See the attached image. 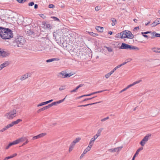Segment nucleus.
<instances>
[{"label":"nucleus","instance_id":"1","mask_svg":"<svg viewBox=\"0 0 160 160\" xmlns=\"http://www.w3.org/2000/svg\"><path fill=\"white\" fill-rule=\"evenodd\" d=\"M0 35L3 39H9L13 37L12 31L8 28H0Z\"/></svg>","mask_w":160,"mask_h":160},{"label":"nucleus","instance_id":"2","mask_svg":"<svg viewBox=\"0 0 160 160\" xmlns=\"http://www.w3.org/2000/svg\"><path fill=\"white\" fill-rule=\"evenodd\" d=\"M120 48L121 49H135L136 50H139V49L137 47H135L133 46L124 43H122L121 46L120 47Z\"/></svg>","mask_w":160,"mask_h":160},{"label":"nucleus","instance_id":"3","mask_svg":"<svg viewBox=\"0 0 160 160\" xmlns=\"http://www.w3.org/2000/svg\"><path fill=\"white\" fill-rule=\"evenodd\" d=\"M25 42L24 38L22 37H20L16 40L15 43H16L18 47H21L25 44Z\"/></svg>","mask_w":160,"mask_h":160},{"label":"nucleus","instance_id":"4","mask_svg":"<svg viewBox=\"0 0 160 160\" xmlns=\"http://www.w3.org/2000/svg\"><path fill=\"white\" fill-rule=\"evenodd\" d=\"M122 37L123 38H128L132 39L133 38V35L131 32L128 30H125L122 32Z\"/></svg>","mask_w":160,"mask_h":160},{"label":"nucleus","instance_id":"5","mask_svg":"<svg viewBox=\"0 0 160 160\" xmlns=\"http://www.w3.org/2000/svg\"><path fill=\"white\" fill-rule=\"evenodd\" d=\"M16 114V111L14 109L6 113L4 117L8 119H12L15 117L14 115Z\"/></svg>","mask_w":160,"mask_h":160},{"label":"nucleus","instance_id":"6","mask_svg":"<svg viewBox=\"0 0 160 160\" xmlns=\"http://www.w3.org/2000/svg\"><path fill=\"white\" fill-rule=\"evenodd\" d=\"M62 35V33L61 30L57 31L53 33V36L57 41L60 40Z\"/></svg>","mask_w":160,"mask_h":160},{"label":"nucleus","instance_id":"7","mask_svg":"<svg viewBox=\"0 0 160 160\" xmlns=\"http://www.w3.org/2000/svg\"><path fill=\"white\" fill-rule=\"evenodd\" d=\"M151 136V135L150 134H147L140 142L141 145L142 147L144 146Z\"/></svg>","mask_w":160,"mask_h":160},{"label":"nucleus","instance_id":"8","mask_svg":"<svg viewBox=\"0 0 160 160\" xmlns=\"http://www.w3.org/2000/svg\"><path fill=\"white\" fill-rule=\"evenodd\" d=\"M72 75L71 73H68L64 71H62L58 74V76L62 78H65L69 77Z\"/></svg>","mask_w":160,"mask_h":160},{"label":"nucleus","instance_id":"9","mask_svg":"<svg viewBox=\"0 0 160 160\" xmlns=\"http://www.w3.org/2000/svg\"><path fill=\"white\" fill-rule=\"evenodd\" d=\"M10 55V53L8 51H6L0 48V56L2 57H5L8 56Z\"/></svg>","mask_w":160,"mask_h":160},{"label":"nucleus","instance_id":"10","mask_svg":"<svg viewBox=\"0 0 160 160\" xmlns=\"http://www.w3.org/2000/svg\"><path fill=\"white\" fill-rule=\"evenodd\" d=\"M42 27L45 30L51 29L52 28V26L48 22H43L42 24Z\"/></svg>","mask_w":160,"mask_h":160},{"label":"nucleus","instance_id":"11","mask_svg":"<svg viewBox=\"0 0 160 160\" xmlns=\"http://www.w3.org/2000/svg\"><path fill=\"white\" fill-rule=\"evenodd\" d=\"M123 148V147L121 146L117 147L115 148H112L109 149L108 151L111 152H118L120 151Z\"/></svg>","mask_w":160,"mask_h":160},{"label":"nucleus","instance_id":"12","mask_svg":"<svg viewBox=\"0 0 160 160\" xmlns=\"http://www.w3.org/2000/svg\"><path fill=\"white\" fill-rule=\"evenodd\" d=\"M31 74L29 73H27L25 74L22 76L20 78V79L21 81H23L24 80L28 77H29L31 76Z\"/></svg>","mask_w":160,"mask_h":160},{"label":"nucleus","instance_id":"13","mask_svg":"<svg viewBox=\"0 0 160 160\" xmlns=\"http://www.w3.org/2000/svg\"><path fill=\"white\" fill-rule=\"evenodd\" d=\"M46 135V133H42L39 134L38 135L33 137L32 139L33 140L38 139L43 137V136H45Z\"/></svg>","mask_w":160,"mask_h":160},{"label":"nucleus","instance_id":"14","mask_svg":"<svg viewBox=\"0 0 160 160\" xmlns=\"http://www.w3.org/2000/svg\"><path fill=\"white\" fill-rule=\"evenodd\" d=\"M68 37L67 36H66L64 35H62V37L61 39H60V43H62V44H63L66 41L67 39V38Z\"/></svg>","mask_w":160,"mask_h":160},{"label":"nucleus","instance_id":"15","mask_svg":"<svg viewBox=\"0 0 160 160\" xmlns=\"http://www.w3.org/2000/svg\"><path fill=\"white\" fill-rule=\"evenodd\" d=\"M22 121V120L20 119H18L16 121L12 122L10 124H9L8 125L10 127H12L14 125L17 124L20 122H21Z\"/></svg>","mask_w":160,"mask_h":160},{"label":"nucleus","instance_id":"16","mask_svg":"<svg viewBox=\"0 0 160 160\" xmlns=\"http://www.w3.org/2000/svg\"><path fill=\"white\" fill-rule=\"evenodd\" d=\"M160 23V18H158L155 20L151 24L152 27H155L158 24Z\"/></svg>","mask_w":160,"mask_h":160},{"label":"nucleus","instance_id":"17","mask_svg":"<svg viewBox=\"0 0 160 160\" xmlns=\"http://www.w3.org/2000/svg\"><path fill=\"white\" fill-rule=\"evenodd\" d=\"M9 65V63L8 62H5L4 63L0 65V71L2 70L4 67L8 66Z\"/></svg>","mask_w":160,"mask_h":160},{"label":"nucleus","instance_id":"18","mask_svg":"<svg viewBox=\"0 0 160 160\" xmlns=\"http://www.w3.org/2000/svg\"><path fill=\"white\" fill-rule=\"evenodd\" d=\"M26 139V138L25 137H22L16 140L17 144L22 142Z\"/></svg>","mask_w":160,"mask_h":160},{"label":"nucleus","instance_id":"19","mask_svg":"<svg viewBox=\"0 0 160 160\" xmlns=\"http://www.w3.org/2000/svg\"><path fill=\"white\" fill-rule=\"evenodd\" d=\"M151 50L153 52L156 53L160 52V48L153 47L151 48Z\"/></svg>","mask_w":160,"mask_h":160},{"label":"nucleus","instance_id":"20","mask_svg":"<svg viewBox=\"0 0 160 160\" xmlns=\"http://www.w3.org/2000/svg\"><path fill=\"white\" fill-rule=\"evenodd\" d=\"M59 59H58V58H52V59H48L46 60V62H53L56 61H59Z\"/></svg>","mask_w":160,"mask_h":160},{"label":"nucleus","instance_id":"21","mask_svg":"<svg viewBox=\"0 0 160 160\" xmlns=\"http://www.w3.org/2000/svg\"><path fill=\"white\" fill-rule=\"evenodd\" d=\"M10 128L8 124L5 126L4 128H2L0 130V132H4L5 131L7 130L9 128Z\"/></svg>","mask_w":160,"mask_h":160},{"label":"nucleus","instance_id":"22","mask_svg":"<svg viewBox=\"0 0 160 160\" xmlns=\"http://www.w3.org/2000/svg\"><path fill=\"white\" fill-rule=\"evenodd\" d=\"M17 154L16 153H15L13 154L12 155L10 156H8V157H6L4 159V160H7V159H9L10 158H13V157L17 156Z\"/></svg>","mask_w":160,"mask_h":160},{"label":"nucleus","instance_id":"23","mask_svg":"<svg viewBox=\"0 0 160 160\" xmlns=\"http://www.w3.org/2000/svg\"><path fill=\"white\" fill-rule=\"evenodd\" d=\"M57 104H58V102L57 101L53 102L51 103V104H49L47 106V107L48 108V109L52 106L53 105H57Z\"/></svg>","mask_w":160,"mask_h":160},{"label":"nucleus","instance_id":"24","mask_svg":"<svg viewBox=\"0 0 160 160\" xmlns=\"http://www.w3.org/2000/svg\"><path fill=\"white\" fill-rule=\"evenodd\" d=\"M96 29L98 31L100 32H102L103 30V28L100 26H97Z\"/></svg>","mask_w":160,"mask_h":160},{"label":"nucleus","instance_id":"25","mask_svg":"<svg viewBox=\"0 0 160 160\" xmlns=\"http://www.w3.org/2000/svg\"><path fill=\"white\" fill-rule=\"evenodd\" d=\"M160 60H154L152 61V64L154 65H158V64L159 63V61Z\"/></svg>","mask_w":160,"mask_h":160},{"label":"nucleus","instance_id":"26","mask_svg":"<svg viewBox=\"0 0 160 160\" xmlns=\"http://www.w3.org/2000/svg\"><path fill=\"white\" fill-rule=\"evenodd\" d=\"M100 102H94V103H90V104H86V105H80V106H78V107H86V106H88L89 105H94V104H95L97 103H100Z\"/></svg>","mask_w":160,"mask_h":160},{"label":"nucleus","instance_id":"27","mask_svg":"<svg viewBox=\"0 0 160 160\" xmlns=\"http://www.w3.org/2000/svg\"><path fill=\"white\" fill-rule=\"evenodd\" d=\"M115 37L116 38H123L122 37V32L116 34L115 36Z\"/></svg>","mask_w":160,"mask_h":160},{"label":"nucleus","instance_id":"28","mask_svg":"<svg viewBox=\"0 0 160 160\" xmlns=\"http://www.w3.org/2000/svg\"><path fill=\"white\" fill-rule=\"evenodd\" d=\"M81 139V138H76L74 140H73L72 142H73L75 144H76L77 143H78L79 142L80 140Z\"/></svg>","mask_w":160,"mask_h":160},{"label":"nucleus","instance_id":"29","mask_svg":"<svg viewBox=\"0 0 160 160\" xmlns=\"http://www.w3.org/2000/svg\"><path fill=\"white\" fill-rule=\"evenodd\" d=\"M95 140H94L93 138H92L90 139L89 144L92 146L94 144V143Z\"/></svg>","mask_w":160,"mask_h":160},{"label":"nucleus","instance_id":"30","mask_svg":"<svg viewBox=\"0 0 160 160\" xmlns=\"http://www.w3.org/2000/svg\"><path fill=\"white\" fill-rule=\"evenodd\" d=\"M48 109V108L47 107V106H45L43 108H42L40 109H39L38 111V112H39L42 111H43L44 110H46V109Z\"/></svg>","mask_w":160,"mask_h":160},{"label":"nucleus","instance_id":"31","mask_svg":"<svg viewBox=\"0 0 160 160\" xmlns=\"http://www.w3.org/2000/svg\"><path fill=\"white\" fill-rule=\"evenodd\" d=\"M151 33L152 36V38H153L154 37H157V33H156L155 32H153Z\"/></svg>","mask_w":160,"mask_h":160},{"label":"nucleus","instance_id":"32","mask_svg":"<svg viewBox=\"0 0 160 160\" xmlns=\"http://www.w3.org/2000/svg\"><path fill=\"white\" fill-rule=\"evenodd\" d=\"M103 128H101L98 129V131L97 133V134L98 135V136H100L101 135V133L102 130H103Z\"/></svg>","mask_w":160,"mask_h":160},{"label":"nucleus","instance_id":"33","mask_svg":"<svg viewBox=\"0 0 160 160\" xmlns=\"http://www.w3.org/2000/svg\"><path fill=\"white\" fill-rule=\"evenodd\" d=\"M112 23V25L113 26L115 25L116 22V20L115 18H112L111 19Z\"/></svg>","mask_w":160,"mask_h":160},{"label":"nucleus","instance_id":"34","mask_svg":"<svg viewBox=\"0 0 160 160\" xmlns=\"http://www.w3.org/2000/svg\"><path fill=\"white\" fill-rule=\"evenodd\" d=\"M92 146L89 144L88 146L85 149L88 152L91 150Z\"/></svg>","mask_w":160,"mask_h":160},{"label":"nucleus","instance_id":"35","mask_svg":"<svg viewBox=\"0 0 160 160\" xmlns=\"http://www.w3.org/2000/svg\"><path fill=\"white\" fill-rule=\"evenodd\" d=\"M59 6L62 8H64L65 7V5L62 3V2H60L59 3Z\"/></svg>","mask_w":160,"mask_h":160},{"label":"nucleus","instance_id":"36","mask_svg":"<svg viewBox=\"0 0 160 160\" xmlns=\"http://www.w3.org/2000/svg\"><path fill=\"white\" fill-rule=\"evenodd\" d=\"M105 48L107 49L108 52H112V49L111 47H105Z\"/></svg>","mask_w":160,"mask_h":160},{"label":"nucleus","instance_id":"37","mask_svg":"<svg viewBox=\"0 0 160 160\" xmlns=\"http://www.w3.org/2000/svg\"><path fill=\"white\" fill-rule=\"evenodd\" d=\"M89 34L90 35L93 37H95L98 35V34H97L94 33L92 32H89Z\"/></svg>","mask_w":160,"mask_h":160},{"label":"nucleus","instance_id":"38","mask_svg":"<svg viewBox=\"0 0 160 160\" xmlns=\"http://www.w3.org/2000/svg\"><path fill=\"white\" fill-rule=\"evenodd\" d=\"M9 144V145H10V146H11L13 145H14L16 144H17V143L16 141L15 140V141H14L13 142L10 143Z\"/></svg>","mask_w":160,"mask_h":160},{"label":"nucleus","instance_id":"39","mask_svg":"<svg viewBox=\"0 0 160 160\" xmlns=\"http://www.w3.org/2000/svg\"><path fill=\"white\" fill-rule=\"evenodd\" d=\"M16 1L20 3H23L25 2L26 0H16Z\"/></svg>","mask_w":160,"mask_h":160},{"label":"nucleus","instance_id":"40","mask_svg":"<svg viewBox=\"0 0 160 160\" xmlns=\"http://www.w3.org/2000/svg\"><path fill=\"white\" fill-rule=\"evenodd\" d=\"M111 75L109 73H108L105 75V77L106 78H108Z\"/></svg>","mask_w":160,"mask_h":160},{"label":"nucleus","instance_id":"41","mask_svg":"<svg viewBox=\"0 0 160 160\" xmlns=\"http://www.w3.org/2000/svg\"><path fill=\"white\" fill-rule=\"evenodd\" d=\"M109 118V117H107L106 118H104L103 119H101V122H103L104 121L108 119Z\"/></svg>","mask_w":160,"mask_h":160},{"label":"nucleus","instance_id":"42","mask_svg":"<svg viewBox=\"0 0 160 160\" xmlns=\"http://www.w3.org/2000/svg\"><path fill=\"white\" fill-rule=\"evenodd\" d=\"M78 89V87H77L75 89L71 91L70 92L71 93L73 92H76L77 90Z\"/></svg>","mask_w":160,"mask_h":160},{"label":"nucleus","instance_id":"43","mask_svg":"<svg viewBox=\"0 0 160 160\" xmlns=\"http://www.w3.org/2000/svg\"><path fill=\"white\" fill-rule=\"evenodd\" d=\"M106 90H104L103 91H97V92H93L92 93V95H93V94H96V93H99V92H102L103 91H106Z\"/></svg>","mask_w":160,"mask_h":160},{"label":"nucleus","instance_id":"44","mask_svg":"<svg viewBox=\"0 0 160 160\" xmlns=\"http://www.w3.org/2000/svg\"><path fill=\"white\" fill-rule=\"evenodd\" d=\"M67 97V96L65 97L63 99H62V100H61L59 101H58V104H59L62 102H63L64 101V100L65 99V98L66 97Z\"/></svg>","mask_w":160,"mask_h":160},{"label":"nucleus","instance_id":"45","mask_svg":"<svg viewBox=\"0 0 160 160\" xmlns=\"http://www.w3.org/2000/svg\"><path fill=\"white\" fill-rule=\"evenodd\" d=\"M74 148H73L72 147H71L70 146H69V150H68V152H71L73 149Z\"/></svg>","mask_w":160,"mask_h":160},{"label":"nucleus","instance_id":"46","mask_svg":"<svg viewBox=\"0 0 160 160\" xmlns=\"http://www.w3.org/2000/svg\"><path fill=\"white\" fill-rule=\"evenodd\" d=\"M142 81V80H139L138 81H137L134 82H133L134 84V85H135L136 84H138L141 82Z\"/></svg>","mask_w":160,"mask_h":160},{"label":"nucleus","instance_id":"47","mask_svg":"<svg viewBox=\"0 0 160 160\" xmlns=\"http://www.w3.org/2000/svg\"><path fill=\"white\" fill-rule=\"evenodd\" d=\"M95 97H93L91 98H86V99H84V100H83L82 101L84 102V101H86L87 100H90L92 99V98H94Z\"/></svg>","mask_w":160,"mask_h":160},{"label":"nucleus","instance_id":"48","mask_svg":"<svg viewBox=\"0 0 160 160\" xmlns=\"http://www.w3.org/2000/svg\"><path fill=\"white\" fill-rule=\"evenodd\" d=\"M65 88V86H61L59 88V90H60V91H62Z\"/></svg>","mask_w":160,"mask_h":160},{"label":"nucleus","instance_id":"49","mask_svg":"<svg viewBox=\"0 0 160 160\" xmlns=\"http://www.w3.org/2000/svg\"><path fill=\"white\" fill-rule=\"evenodd\" d=\"M99 136L96 134L93 136V138L94 140H96V139H97Z\"/></svg>","mask_w":160,"mask_h":160},{"label":"nucleus","instance_id":"50","mask_svg":"<svg viewBox=\"0 0 160 160\" xmlns=\"http://www.w3.org/2000/svg\"><path fill=\"white\" fill-rule=\"evenodd\" d=\"M75 144H75L73 142H72L71 143V144H70V146H71V147H73V148H74V147H75Z\"/></svg>","mask_w":160,"mask_h":160},{"label":"nucleus","instance_id":"51","mask_svg":"<svg viewBox=\"0 0 160 160\" xmlns=\"http://www.w3.org/2000/svg\"><path fill=\"white\" fill-rule=\"evenodd\" d=\"M100 9V7L99 6H97L95 8V10L96 11H98Z\"/></svg>","mask_w":160,"mask_h":160},{"label":"nucleus","instance_id":"52","mask_svg":"<svg viewBox=\"0 0 160 160\" xmlns=\"http://www.w3.org/2000/svg\"><path fill=\"white\" fill-rule=\"evenodd\" d=\"M151 31H148V32H141V33L142 34H148V33H151Z\"/></svg>","mask_w":160,"mask_h":160},{"label":"nucleus","instance_id":"53","mask_svg":"<svg viewBox=\"0 0 160 160\" xmlns=\"http://www.w3.org/2000/svg\"><path fill=\"white\" fill-rule=\"evenodd\" d=\"M55 6L52 4H50L49 5V8H54Z\"/></svg>","mask_w":160,"mask_h":160},{"label":"nucleus","instance_id":"54","mask_svg":"<svg viewBox=\"0 0 160 160\" xmlns=\"http://www.w3.org/2000/svg\"><path fill=\"white\" fill-rule=\"evenodd\" d=\"M34 4V2H31L28 3V5L29 6H32Z\"/></svg>","mask_w":160,"mask_h":160},{"label":"nucleus","instance_id":"55","mask_svg":"<svg viewBox=\"0 0 160 160\" xmlns=\"http://www.w3.org/2000/svg\"><path fill=\"white\" fill-rule=\"evenodd\" d=\"M26 141L25 142L23 143V144L22 145V146H23V145H25L28 142V139H27L26 138Z\"/></svg>","mask_w":160,"mask_h":160},{"label":"nucleus","instance_id":"56","mask_svg":"<svg viewBox=\"0 0 160 160\" xmlns=\"http://www.w3.org/2000/svg\"><path fill=\"white\" fill-rule=\"evenodd\" d=\"M143 149V148L142 147H141L140 148L138 149L137 150L139 152H140L141 150H142Z\"/></svg>","mask_w":160,"mask_h":160},{"label":"nucleus","instance_id":"57","mask_svg":"<svg viewBox=\"0 0 160 160\" xmlns=\"http://www.w3.org/2000/svg\"><path fill=\"white\" fill-rule=\"evenodd\" d=\"M53 18L55 20H57V21H59V19L58 18L56 17H53Z\"/></svg>","mask_w":160,"mask_h":160},{"label":"nucleus","instance_id":"58","mask_svg":"<svg viewBox=\"0 0 160 160\" xmlns=\"http://www.w3.org/2000/svg\"><path fill=\"white\" fill-rule=\"evenodd\" d=\"M128 62V61L127 62H123L122 64H120V65H121V66H122L125 65V64H126Z\"/></svg>","mask_w":160,"mask_h":160},{"label":"nucleus","instance_id":"59","mask_svg":"<svg viewBox=\"0 0 160 160\" xmlns=\"http://www.w3.org/2000/svg\"><path fill=\"white\" fill-rule=\"evenodd\" d=\"M42 103V102H41V103H39V104H38V105H37V106L38 107H40V106H43V104Z\"/></svg>","mask_w":160,"mask_h":160},{"label":"nucleus","instance_id":"60","mask_svg":"<svg viewBox=\"0 0 160 160\" xmlns=\"http://www.w3.org/2000/svg\"><path fill=\"white\" fill-rule=\"evenodd\" d=\"M11 147V146H10V145H9V144L7 146H6V147L5 148L6 149H8L9 148V147Z\"/></svg>","mask_w":160,"mask_h":160},{"label":"nucleus","instance_id":"61","mask_svg":"<svg viewBox=\"0 0 160 160\" xmlns=\"http://www.w3.org/2000/svg\"><path fill=\"white\" fill-rule=\"evenodd\" d=\"M40 17L43 18H44L45 17V16H44V15L43 14H41L40 15Z\"/></svg>","mask_w":160,"mask_h":160},{"label":"nucleus","instance_id":"62","mask_svg":"<svg viewBox=\"0 0 160 160\" xmlns=\"http://www.w3.org/2000/svg\"><path fill=\"white\" fill-rule=\"evenodd\" d=\"M87 152H88L85 149L82 153L83 154L85 155Z\"/></svg>","mask_w":160,"mask_h":160},{"label":"nucleus","instance_id":"63","mask_svg":"<svg viewBox=\"0 0 160 160\" xmlns=\"http://www.w3.org/2000/svg\"><path fill=\"white\" fill-rule=\"evenodd\" d=\"M126 89L125 88L123 89L120 92V93H121L122 92H124L125 91H126Z\"/></svg>","mask_w":160,"mask_h":160},{"label":"nucleus","instance_id":"64","mask_svg":"<svg viewBox=\"0 0 160 160\" xmlns=\"http://www.w3.org/2000/svg\"><path fill=\"white\" fill-rule=\"evenodd\" d=\"M140 152H139L138 151V150H137V151H136L135 154L137 156L138 155V154H139V153Z\"/></svg>","mask_w":160,"mask_h":160}]
</instances>
